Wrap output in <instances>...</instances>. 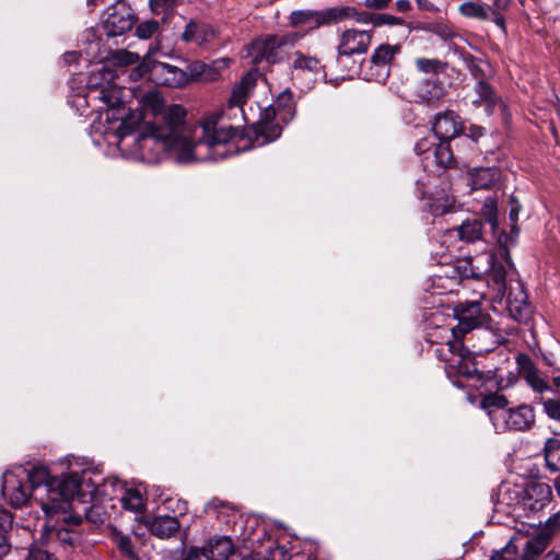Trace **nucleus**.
Wrapping results in <instances>:
<instances>
[{
	"label": "nucleus",
	"instance_id": "nucleus-44",
	"mask_svg": "<svg viewBox=\"0 0 560 560\" xmlns=\"http://www.w3.org/2000/svg\"><path fill=\"white\" fill-rule=\"evenodd\" d=\"M469 353H470L469 351L464 352L462 354V357H459L457 359V361L455 362V365L452 366L451 369H455L456 372L460 375H464L468 378H472V377L479 375V372L476 369L475 364L467 359V355Z\"/></svg>",
	"mask_w": 560,
	"mask_h": 560
},
{
	"label": "nucleus",
	"instance_id": "nucleus-11",
	"mask_svg": "<svg viewBox=\"0 0 560 560\" xmlns=\"http://www.w3.org/2000/svg\"><path fill=\"white\" fill-rule=\"evenodd\" d=\"M454 315L458 320L454 326L459 338L476 328L487 326L491 320L490 316L481 308V303L477 301H465L454 307Z\"/></svg>",
	"mask_w": 560,
	"mask_h": 560
},
{
	"label": "nucleus",
	"instance_id": "nucleus-3",
	"mask_svg": "<svg viewBox=\"0 0 560 560\" xmlns=\"http://www.w3.org/2000/svg\"><path fill=\"white\" fill-rule=\"evenodd\" d=\"M118 486L117 479H103L96 468L72 456V526L85 522L91 530L100 527L107 513L102 505L93 503V500L114 497Z\"/></svg>",
	"mask_w": 560,
	"mask_h": 560
},
{
	"label": "nucleus",
	"instance_id": "nucleus-62",
	"mask_svg": "<svg viewBox=\"0 0 560 560\" xmlns=\"http://www.w3.org/2000/svg\"><path fill=\"white\" fill-rule=\"evenodd\" d=\"M432 143L428 139L419 140L415 145V152L418 155H422L430 151Z\"/></svg>",
	"mask_w": 560,
	"mask_h": 560
},
{
	"label": "nucleus",
	"instance_id": "nucleus-53",
	"mask_svg": "<svg viewBox=\"0 0 560 560\" xmlns=\"http://www.w3.org/2000/svg\"><path fill=\"white\" fill-rule=\"evenodd\" d=\"M542 406L549 418L560 421V399H545Z\"/></svg>",
	"mask_w": 560,
	"mask_h": 560
},
{
	"label": "nucleus",
	"instance_id": "nucleus-21",
	"mask_svg": "<svg viewBox=\"0 0 560 560\" xmlns=\"http://www.w3.org/2000/svg\"><path fill=\"white\" fill-rule=\"evenodd\" d=\"M506 310L510 316L518 323L526 322L530 317V305L523 288H520L516 293L512 291L509 292L506 296Z\"/></svg>",
	"mask_w": 560,
	"mask_h": 560
},
{
	"label": "nucleus",
	"instance_id": "nucleus-30",
	"mask_svg": "<svg viewBox=\"0 0 560 560\" xmlns=\"http://www.w3.org/2000/svg\"><path fill=\"white\" fill-rule=\"evenodd\" d=\"M425 207L433 217H441L454 211L455 199L443 191H434L429 196Z\"/></svg>",
	"mask_w": 560,
	"mask_h": 560
},
{
	"label": "nucleus",
	"instance_id": "nucleus-40",
	"mask_svg": "<svg viewBox=\"0 0 560 560\" xmlns=\"http://www.w3.org/2000/svg\"><path fill=\"white\" fill-rule=\"evenodd\" d=\"M182 2L183 0H150L149 5L153 14L162 15V22H166Z\"/></svg>",
	"mask_w": 560,
	"mask_h": 560
},
{
	"label": "nucleus",
	"instance_id": "nucleus-28",
	"mask_svg": "<svg viewBox=\"0 0 560 560\" xmlns=\"http://www.w3.org/2000/svg\"><path fill=\"white\" fill-rule=\"evenodd\" d=\"M267 117L280 116L281 120L289 121L294 116L293 94L290 90L280 93L277 100L265 112Z\"/></svg>",
	"mask_w": 560,
	"mask_h": 560
},
{
	"label": "nucleus",
	"instance_id": "nucleus-42",
	"mask_svg": "<svg viewBox=\"0 0 560 560\" xmlns=\"http://www.w3.org/2000/svg\"><path fill=\"white\" fill-rule=\"evenodd\" d=\"M481 215L485 218L486 222L490 225L493 234L498 229V207L497 200L494 198H486L481 207Z\"/></svg>",
	"mask_w": 560,
	"mask_h": 560
},
{
	"label": "nucleus",
	"instance_id": "nucleus-50",
	"mask_svg": "<svg viewBox=\"0 0 560 560\" xmlns=\"http://www.w3.org/2000/svg\"><path fill=\"white\" fill-rule=\"evenodd\" d=\"M336 9H348L349 10L347 13V16L345 18V21L348 19H353L359 23H364V24L370 23L373 25L374 13H370V12H365V11L358 12L355 8L349 7V5L336 7Z\"/></svg>",
	"mask_w": 560,
	"mask_h": 560
},
{
	"label": "nucleus",
	"instance_id": "nucleus-32",
	"mask_svg": "<svg viewBox=\"0 0 560 560\" xmlns=\"http://www.w3.org/2000/svg\"><path fill=\"white\" fill-rule=\"evenodd\" d=\"M483 223L479 218L465 220L458 228V236L462 241L474 243L482 238Z\"/></svg>",
	"mask_w": 560,
	"mask_h": 560
},
{
	"label": "nucleus",
	"instance_id": "nucleus-36",
	"mask_svg": "<svg viewBox=\"0 0 560 560\" xmlns=\"http://www.w3.org/2000/svg\"><path fill=\"white\" fill-rule=\"evenodd\" d=\"M550 539L551 538L545 533H540L528 539L524 547V560H533L538 555L544 552V550L548 547Z\"/></svg>",
	"mask_w": 560,
	"mask_h": 560
},
{
	"label": "nucleus",
	"instance_id": "nucleus-26",
	"mask_svg": "<svg viewBox=\"0 0 560 560\" xmlns=\"http://www.w3.org/2000/svg\"><path fill=\"white\" fill-rule=\"evenodd\" d=\"M148 527L152 535L161 539H167L178 534L180 524L176 516L164 515L151 520Z\"/></svg>",
	"mask_w": 560,
	"mask_h": 560
},
{
	"label": "nucleus",
	"instance_id": "nucleus-43",
	"mask_svg": "<svg viewBox=\"0 0 560 560\" xmlns=\"http://www.w3.org/2000/svg\"><path fill=\"white\" fill-rule=\"evenodd\" d=\"M122 506L132 512H141L144 506L141 493L136 489H126L121 498Z\"/></svg>",
	"mask_w": 560,
	"mask_h": 560
},
{
	"label": "nucleus",
	"instance_id": "nucleus-9",
	"mask_svg": "<svg viewBox=\"0 0 560 560\" xmlns=\"http://www.w3.org/2000/svg\"><path fill=\"white\" fill-rule=\"evenodd\" d=\"M27 469L18 467L7 470L2 476V495L14 508H22L33 499V492L30 485Z\"/></svg>",
	"mask_w": 560,
	"mask_h": 560
},
{
	"label": "nucleus",
	"instance_id": "nucleus-17",
	"mask_svg": "<svg viewBox=\"0 0 560 560\" xmlns=\"http://www.w3.org/2000/svg\"><path fill=\"white\" fill-rule=\"evenodd\" d=\"M432 130L440 141L451 142L463 131L460 117L453 110L438 114Z\"/></svg>",
	"mask_w": 560,
	"mask_h": 560
},
{
	"label": "nucleus",
	"instance_id": "nucleus-13",
	"mask_svg": "<svg viewBox=\"0 0 560 560\" xmlns=\"http://www.w3.org/2000/svg\"><path fill=\"white\" fill-rule=\"evenodd\" d=\"M372 32L373 30H346L340 36L337 61L342 62L345 57L366 52L372 40Z\"/></svg>",
	"mask_w": 560,
	"mask_h": 560
},
{
	"label": "nucleus",
	"instance_id": "nucleus-1",
	"mask_svg": "<svg viewBox=\"0 0 560 560\" xmlns=\"http://www.w3.org/2000/svg\"><path fill=\"white\" fill-rule=\"evenodd\" d=\"M144 130L136 138L142 159L158 162L167 151L177 152L180 162L196 159L190 139L191 126L186 109L179 104L166 105L158 91L147 92L140 100Z\"/></svg>",
	"mask_w": 560,
	"mask_h": 560
},
{
	"label": "nucleus",
	"instance_id": "nucleus-51",
	"mask_svg": "<svg viewBox=\"0 0 560 560\" xmlns=\"http://www.w3.org/2000/svg\"><path fill=\"white\" fill-rule=\"evenodd\" d=\"M406 25L405 20L386 13H374L373 26Z\"/></svg>",
	"mask_w": 560,
	"mask_h": 560
},
{
	"label": "nucleus",
	"instance_id": "nucleus-63",
	"mask_svg": "<svg viewBox=\"0 0 560 560\" xmlns=\"http://www.w3.org/2000/svg\"><path fill=\"white\" fill-rule=\"evenodd\" d=\"M7 534L8 533L0 532V558L4 557L11 548Z\"/></svg>",
	"mask_w": 560,
	"mask_h": 560
},
{
	"label": "nucleus",
	"instance_id": "nucleus-7",
	"mask_svg": "<svg viewBox=\"0 0 560 560\" xmlns=\"http://www.w3.org/2000/svg\"><path fill=\"white\" fill-rule=\"evenodd\" d=\"M348 11V9H336V7L323 10H295L291 12L289 21L293 27H305L308 31H314L322 26H330L345 21Z\"/></svg>",
	"mask_w": 560,
	"mask_h": 560
},
{
	"label": "nucleus",
	"instance_id": "nucleus-47",
	"mask_svg": "<svg viewBox=\"0 0 560 560\" xmlns=\"http://www.w3.org/2000/svg\"><path fill=\"white\" fill-rule=\"evenodd\" d=\"M428 31L439 36L442 40H452L457 34L453 26L445 22L431 23Z\"/></svg>",
	"mask_w": 560,
	"mask_h": 560
},
{
	"label": "nucleus",
	"instance_id": "nucleus-5",
	"mask_svg": "<svg viewBox=\"0 0 560 560\" xmlns=\"http://www.w3.org/2000/svg\"><path fill=\"white\" fill-rule=\"evenodd\" d=\"M26 482L33 492V500L38 502L44 513L63 511L70 508V486L67 480L50 477L44 466H35L27 469Z\"/></svg>",
	"mask_w": 560,
	"mask_h": 560
},
{
	"label": "nucleus",
	"instance_id": "nucleus-41",
	"mask_svg": "<svg viewBox=\"0 0 560 560\" xmlns=\"http://www.w3.org/2000/svg\"><path fill=\"white\" fill-rule=\"evenodd\" d=\"M415 63L417 69L423 73H443L447 68V62L436 58H417Z\"/></svg>",
	"mask_w": 560,
	"mask_h": 560
},
{
	"label": "nucleus",
	"instance_id": "nucleus-58",
	"mask_svg": "<svg viewBox=\"0 0 560 560\" xmlns=\"http://www.w3.org/2000/svg\"><path fill=\"white\" fill-rule=\"evenodd\" d=\"M490 560H518V559H517V555L514 549L505 547V548L501 549L500 551H495L490 557Z\"/></svg>",
	"mask_w": 560,
	"mask_h": 560
},
{
	"label": "nucleus",
	"instance_id": "nucleus-57",
	"mask_svg": "<svg viewBox=\"0 0 560 560\" xmlns=\"http://www.w3.org/2000/svg\"><path fill=\"white\" fill-rule=\"evenodd\" d=\"M201 557L207 558L206 547H190L183 553V560H200Z\"/></svg>",
	"mask_w": 560,
	"mask_h": 560
},
{
	"label": "nucleus",
	"instance_id": "nucleus-59",
	"mask_svg": "<svg viewBox=\"0 0 560 560\" xmlns=\"http://www.w3.org/2000/svg\"><path fill=\"white\" fill-rule=\"evenodd\" d=\"M28 560H58V558L42 549H32L28 553Z\"/></svg>",
	"mask_w": 560,
	"mask_h": 560
},
{
	"label": "nucleus",
	"instance_id": "nucleus-27",
	"mask_svg": "<svg viewBox=\"0 0 560 560\" xmlns=\"http://www.w3.org/2000/svg\"><path fill=\"white\" fill-rule=\"evenodd\" d=\"M464 338H453L446 342L434 348L435 357L445 363L448 368L455 365V362L464 352H468V349L463 343Z\"/></svg>",
	"mask_w": 560,
	"mask_h": 560
},
{
	"label": "nucleus",
	"instance_id": "nucleus-8",
	"mask_svg": "<svg viewBox=\"0 0 560 560\" xmlns=\"http://www.w3.org/2000/svg\"><path fill=\"white\" fill-rule=\"evenodd\" d=\"M136 21L133 10L125 1H116L104 10L101 28L107 37H117L130 31Z\"/></svg>",
	"mask_w": 560,
	"mask_h": 560
},
{
	"label": "nucleus",
	"instance_id": "nucleus-48",
	"mask_svg": "<svg viewBox=\"0 0 560 560\" xmlns=\"http://www.w3.org/2000/svg\"><path fill=\"white\" fill-rule=\"evenodd\" d=\"M160 27V23L155 20H147L136 27V35L141 39L151 38Z\"/></svg>",
	"mask_w": 560,
	"mask_h": 560
},
{
	"label": "nucleus",
	"instance_id": "nucleus-61",
	"mask_svg": "<svg viewBox=\"0 0 560 560\" xmlns=\"http://www.w3.org/2000/svg\"><path fill=\"white\" fill-rule=\"evenodd\" d=\"M392 0H364V5L369 9L382 10L385 9Z\"/></svg>",
	"mask_w": 560,
	"mask_h": 560
},
{
	"label": "nucleus",
	"instance_id": "nucleus-39",
	"mask_svg": "<svg viewBox=\"0 0 560 560\" xmlns=\"http://www.w3.org/2000/svg\"><path fill=\"white\" fill-rule=\"evenodd\" d=\"M453 338H459L454 327L439 326L427 332L425 340L435 345L436 347L442 345L443 341L453 340Z\"/></svg>",
	"mask_w": 560,
	"mask_h": 560
},
{
	"label": "nucleus",
	"instance_id": "nucleus-37",
	"mask_svg": "<svg viewBox=\"0 0 560 560\" xmlns=\"http://www.w3.org/2000/svg\"><path fill=\"white\" fill-rule=\"evenodd\" d=\"M458 12L468 19L490 21L489 9L486 3L479 1H466L458 7Z\"/></svg>",
	"mask_w": 560,
	"mask_h": 560
},
{
	"label": "nucleus",
	"instance_id": "nucleus-20",
	"mask_svg": "<svg viewBox=\"0 0 560 560\" xmlns=\"http://www.w3.org/2000/svg\"><path fill=\"white\" fill-rule=\"evenodd\" d=\"M88 97L100 100L107 107H115L120 103V89L107 81L106 83H97L96 77L90 79V91Z\"/></svg>",
	"mask_w": 560,
	"mask_h": 560
},
{
	"label": "nucleus",
	"instance_id": "nucleus-23",
	"mask_svg": "<svg viewBox=\"0 0 560 560\" xmlns=\"http://www.w3.org/2000/svg\"><path fill=\"white\" fill-rule=\"evenodd\" d=\"M214 32L212 27L206 23H200L195 20H190L180 35V38L185 43H194L198 46H202L212 40Z\"/></svg>",
	"mask_w": 560,
	"mask_h": 560
},
{
	"label": "nucleus",
	"instance_id": "nucleus-10",
	"mask_svg": "<svg viewBox=\"0 0 560 560\" xmlns=\"http://www.w3.org/2000/svg\"><path fill=\"white\" fill-rule=\"evenodd\" d=\"M298 42L296 35H266L260 42H257V54L254 56V62L259 65L266 61L268 65L282 62L287 52L285 46H294Z\"/></svg>",
	"mask_w": 560,
	"mask_h": 560
},
{
	"label": "nucleus",
	"instance_id": "nucleus-56",
	"mask_svg": "<svg viewBox=\"0 0 560 560\" xmlns=\"http://www.w3.org/2000/svg\"><path fill=\"white\" fill-rule=\"evenodd\" d=\"M13 515L0 506V532L9 533L12 528Z\"/></svg>",
	"mask_w": 560,
	"mask_h": 560
},
{
	"label": "nucleus",
	"instance_id": "nucleus-6",
	"mask_svg": "<svg viewBox=\"0 0 560 560\" xmlns=\"http://www.w3.org/2000/svg\"><path fill=\"white\" fill-rule=\"evenodd\" d=\"M290 73L295 85L311 89L315 82L326 77L325 66L316 56L295 50L290 55Z\"/></svg>",
	"mask_w": 560,
	"mask_h": 560
},
{
	"label": "nucleus",
	"instance_id": "nucleus-49",
	"mask_svg": "<svg viewBox=\"0 0 560 560\" xmlns=\"http://www.w3.org/2000/svg\"><path fill=\"white\" fill-rule=\"evenodd\" d=\"M208 68V65L199 60L190 62L187 66V70H184L185 74L187 75V84L191 81L199 80L202 75L206 74Z\"/></svg>",
	"mask_w": 560,
	"mask_h": 560
},
{
	"label": "nucleus",
	"instance_id": "nucleus-64",
	"mask_svg": "<svg viewBox=\"0 0 560 560\" xmlns=\"http://www.w3.org/2000/svg\"><path fill=\"white\" fill-rule=\"evenodd\" d=\"M485 135V128L480 126H471L469 128V135L466 138H470L472 141H477L480 137Z\"/></svg>",
	"mask_w": 560,
	"mask_h": 560
},
{
	"label": "nucleus",
	"instance_id": "nucleus-12",
	"mask_svg": "<svg viewBox=\"0 0 560 560\" xmlns=\"http://www.w3.org/2000/svg\"><path fill=\"white\" fill-rule=\"evenodd\" d=\"M400 50V45L381 44L377 46L369 59L366 80L385 82L389 75L392 61Z\"/></svg>",
	"mask_w": 560,
	"mask_h": 560
},
{
	"label": "nucleus",
	"instance_id": "nucleus-52",
	"mask_svg": "<svg viewBox=\"0 0 560 560\" xmlns=\"http://www.w3.org/2000/svg\"><path fill=\"white\" fill-rule=\"evenodd\" d=\"M526 380L535 392L542 393L550 389L549 384L538 375L535 369L527 373Z\"/></svg>",
	"mask_w": 560,
	"mask_h": 560
},
{
	"label": "nucleus",
	"instance_id": "nucleus-31",
	"mask_svg": "<svg viewBox=\"0 0 560 560\" xmlns=\"http://www.w3.org/2000/svg\"><path fill=\"white\" fill-rule=\"evenodd\" d=\"M208 560H229L234 552V546L229 537L210 540L206 546Z\"/></svg>",
	"mask_w": 560,
	"mask_h": 560
},
{
	"label": "nucleus",
	"instance_id": "nucleus-34",
	"mask_svg": "<svg viewBox=\"0 0 560 560\" xmlns=\"http://www.w3.org/2000/svg\"><path fill=\"white\" fill-rule=\"evenodd\" d=\"M108 537L116 545L119 552L129 559L136 558V551L130 536L124 535L116 526L108 525Z\"/></svg>",
	"mask_w": 560,
	"mask_h": 560
},
{
	"label": "nucleus",
	"instance_id": "nucleus-54",
	"mask_svg": "<svg viewBox=\"0 0 560 560\" xmlns=\"http://www.w3.org/2000/svg\"><path fill=\"white\" fill-rule=\"evenodd\" d=\"M560 530V511L553 513L545 524V529L542 533L548 535L550 538Z\"/></svg>",
	"mask_w": 560,
	"mask_h": 560
},
{
	"label": "nucleus",
	"instance_id": "nucleus-15",
	"mask_svg": "<svg viewBox=\"0 0 560 560\" xmlns=\"http://www.w3.org/2000/svg\"><path fill=\"white\" fill-rule=\"evenodd\" d=\"M63 510L65 512L58 510L45 513L44 530L49 537L55 535L57 540L67 547L70 546V508Z\"/></svg>",
	"mask_w": 560,
	"mask_h": 560
},
{
	"label": "nucleus",
	"instance_id": "nucleus-55",
	"mask_svg": "<svg viewBox=\"0 0 560 560\" xmlns=\"http://www.w3.org/2000/svg\"><path fill=\"white\" fill-rule=\"evenodd\" d=\"M221 509L223 510H232V505L229 502H224L218 498L211 499L205 506V512L210 513H218Z\"/></svg>",
	"mask_w": 560,
	"mask_h": 560
},
{
	"label": "nucleus",
	"instance_id": "nucleus-35",
	"mask_svg": "<svg viewBox=\"0 0 560 560\" xmlns=\"http://www.w3.org/2000/svg\"><path fill=\"white\" fill-rule=\"evenodd\" d=\"M544 455L547 468L560 472V438H550L546 441Z\"/></svg>",
	"mask_w": 560,
	"mask_h": 560
},
{
	"label": "nucleus",
	"instance_id": "nucleus-4",
	"mask_svg": "<svg viewBox=\"0 0 560 560\" xmlns=\"http://www.w3.org/2000/svg\"><path fill=\"white\" fill-rule=\"evenodd\" d=\"M480 406L486 410L497 432L527 431L535 424V410L529 405L508 407L504 395L490 393L485 395Z\"/></svg>",
	"mask_w": 560,
	"mask_h": 560
},
{
	"label": "nucleus",
	"instance_id": "nucleus-29",
	"mask_svg": "<svg viewBox=\"0 0 560 560\" xmlns=\"http://www.w3.org/2000/svg\"><path fill=\"white\" fill-rule=\"evenodd\" d=\"M272 118V116L267 117L264 114V117L254 127L255 141L258 145L267 144L281 136L282 128L279 124L273 122Z\"/></svg>",
	"mask_w": 560,
	"mask_h": 560
},
{
	"label": "nucleus",
	"instance_id": "nucleus-2",
	"mask_svg": "<svg viewBox=\"0 0 560 560\" xmlns=\"http://www.w3.org/2000/svg\"><path fill=\"white\" fill-rule=\"evenodd\" d=\"M257 72L248 71L233 88L225 107L217 113L208 115L201 122V136L195 139L196 131L191 127L190 139L194 142V151L200 145L209 149L230 147L236 138H242V122L245 120L243 106L256 85Z\"/></svg>",
	"mask_w": 560,
	"mask_h": 560
},
{
	"label": "nucleus",
	"instance_id": "nucleus-24",
	"mask_svg": "<svg viewBox=\"0 0 560 560\" xmlns=\"http://www.w3.org/2000/svg\"><path fill=\"white\" fill-rule=\"evenodd\" d=\"M468 174L471 189L479 190L491 188L499 180L501 171L498 166L475 167Z\"/></svg>",
	"mask_w": 560,
	"mask_h": 560
},
{
	"label": "nucleus",
	"instance_id": "nucleus-18",
	"mask_svg": "<svg viewBox=\"0 0 560 560\" xmlns=\"http://www.w3.org/2000/svg\"><path fill=\"white\" fill-rule=\"evenodd\" d=\"M551 498L550 486L544 482H534L525 489L522 503L525 510L538 512L550 503Z\"/></svg>",
	"mask_w": 560,
	"mask_h": 560
},
{
	"label": "nucleus",
	"instance_id": "nucleus-38",
	"mask_svg": "<svg viewBox=\"0 0 560 560\" xmlns=\"http://www.w3.org/2000/svg\"><path fill=\"white\" fill-rule=\"evenodd\" d=\"M433 156L436 164L443 168L456 167V158L454 156L450 142L441 141L433 150Z\"/></svg>",
	"mask_w": 560,
	"mask_h": 560
},
{
	"label": "nucleus",
	"instance_id": "nucleus-33",
	"mask_svg": "<svg viewBox=\"0 0 560 560\" xmlns=\"http://www.w3.org/2000/svg\"><path fill=\"white\" fill-rule=\"evenodd\" d=\"M512 0H491L487 4L489 9V19L492 21L504 34H506L505 12L511 9Z\"/></svg>",
	"mask_w": 560,
	"mask_h": 560
},
{
	"label": "nucleus",
	"instance_id": "nucleus-22",
	"mask_svg": "<svg viewBox=\"0 0 560 560\" xmlns=\"http://www.w3.org/2000/svg\"><path fill=\"white\" fill-rule=\"evenodd\" d=\"M445 94L446 90L442 82L424 80L417 90L416 102L429 107H436Z\"/></svg>",
	"mask_w": 560,
	"mask_h": 560
},
{
	"label": "nucleus",
	"instance_id": "nucleus-45",
	"mask_svg": "<svg viewBox=\"0 0 560 560\" xmlns=\"http://www.w3.org/2000/svg\"><path fill=\"white\" fill-rule=\"evenodd\" d=\"M140 59V56L136 52L128 51L126 49H119L112 54L110 62L115 66L126 67L136 65Z\"/></svg>",
	"mask_w": 560,
	"mask_h": 560
},
{
	"label": "nucleus",
	"instance_id": "nucleus-25",
	"mask_svg": "<svg viewBox=\"0 0 560 560\" xmlns=\"http://www.w3.org/2000/svg\"><path fill=\"white\" fill-rule=\"evenodd\" d=\"M511 203H512V207L510 210V221L512 223V229H511L512 235L508 236L504 232H502L501 235L498 237V242L500 244L501 256L504 258L505 264L510 268L513 267V262H512V259L510 256L508 243L510 241L513 244L514 237L518 236L520 231H518L516 223H517V215L521 210V205L517 202V200L514 197H511Z\"/></svg>",
	"mask_w": 560,
	"mask_h": 560
},
{
	"label": "nucleus",
	"instance_id": "nucleus-16",
	"mask_svg": "<svg viewBox=\"0 0 560 560\" xmlns=\"http://www.w3.org/2000/svg\"><path fill=\"white\" fill-rule=\"evenodd\" d=\"M474 92L476 97L471 104L475 107L483 106L488 115H492L497 108L505 114L508 107L490 83L487 81L476 82Z\"/></svg>",
	"mask_w": 560,
	"mask_h": 560
},
{
	"label": "nucleus",
	"instance_id": "nucleus-46",
	"mask_svg": "<svg viewBox=\"0 0 560 560\" xmlns=\"http://www.w3.org/2000/svg\"><path fill=\"white\" fill-rule=\"evenodd\" d=\"M79 40L85 45V47L80 50L79 54L85 52L89 56H93L100 48V38L96 36L93 28L85 30Z\"/></svg>",
	"mask_w": 560,
	"mask_h": 560
},
{
	"label": "nucleus",
	"instance_id": "nucleus-60",
	"mask_svg": "<svg viewBox=\"0 0 560 560\" xmlns=\"http://www.w3.org/2000/svg\"><path fill=\"white\" fill-rule=\"evenodd\" d=\"M469 71L474 79H476V82L486 81V72L480 65L472 62L469 66Z\"/></svg>",
	"mask_w": 560,
	"mask_h": 560
},
{
	"label": "nucleus",
	"instance_id": "nucleus-14",
	"mask_svg": "<svg viewBox=\"0 0 560 560\" xmlns=\"http://www.w3.org/2000/svg\"><path fill=\"white\" fill-rule=\"evenodd\" d=\"M149 79L158 85L182 88L187 84L185 71L165 62H154L148 70Z\"/></svg>",
	"mask_w": 560,
	"mask_h": 560
},
{
	"label": "nucleus",
	"instance_id": "nucleus-19",
	"mask_svg": "<svg viewBox=\"0 0 560 560\" xmlns=\"http://www.w3.org/2000/svg\"><path fill=\"white\" fill-rule=\"evenodd\" d=\"M489 269L487 270V283L492 289V300L501 302L506 292V269L502 262L495 260L493 255L487 256Z\"/></svg>",
	"mask_w": 560,
	"mask_h": 560
}]
</instances>
